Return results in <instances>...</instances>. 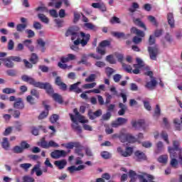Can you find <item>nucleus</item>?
I'll use <instances>...</instances> for the list:
<instances>
[{
    "instance_id": "20",
    "label": "nucleus",
    "mask_w": 182,
    "mask_h": 182,
    "mask_svg": "<svg viewBox=\"0 0 182 182\" xmlns=\"http://www.w3.org/2000/svg\"><path fill=\"white\" fill-rule=\"evenodd\" d=\"M54 164L55 166H56V167L59 168V170H62L65 168V166H66V164H68V162L66 161V160L63 159L60 161H55L54 162Z\"/></svg>"
},
{
    "instance_id": "33",
    "label": "nucleus",
    "mask_w": 182,
    "mask_h": 182,
    "mask_svg": "<svg viewBox=\"0 0 182 182\" xmlns=\"http://www.w3.org/2000/svg\"><path fill=\"white\" fill-rule=\"evenodd\" d=\"M75 119H76V120H78V122L80 123H82V124H85V123H89V120L85 119V117H83L81 114L78 115L77 117H75Z\"/></svg>"
},
{
    "instance_id": "28",
    "label": "nucleus",
    "mask_w": 182,
    "mask_h": 182,
    "mask_svg": "<svg viewBox=\"0 0 182 182\" xmlns=\"http://www.w3.org/2000/svg\"><path fill=\"white\" fill-rule=\"evenodd\" d=\"M134 23L137 26H139L140 28H143V29H144V31H147V28H146V25H144V23H143L141 21V20H140V18L134 19Z\"/></svg>"
},
{
    "instance_id": "19",
    "label": "nucleus",
    "mask_w": 182,
    "mask_h": 182,
    "mask_svg": "<svg viewBox=\"0 0 182 182\" xmlns=\"http://www.w3.org/2000/svg\"><path fill=\"white\" fill-rule=\"evenodd\" d=\"M119 110L118 111L119 116H124L126 112L127 111V106L122 102L119 103Z\"/></svg>"
},
{
    "instance_id": "13",
    "label": "nucleus",
    "mask_w": 182,
    "mask_h": 182,
    "mask_svg": "<svg viewBox=\"0 0 182 182\" xmlns=\"http://www.w3.org/2000/svg\"><path fill=\"white\" fill-rule=\"evenodd\" d=\"M135 159L136 161H143L146 160V154L141 151H136L134 152Z\"/></svg>"
},
{
    "instance_id": "31",
    "label": "nucleus",
    "mask_w": 182,
    "mask_h": 182,
    "mask_svg": "<svg viewBox=\"0 0 182 182\" xmlns=\"http://www.w3.org/2000/svg\"><path fill=\"white\" fill-rule=\"evenodd\" d=\"M2 92L6 95H12L14 93H16V90L14 88L6 87L2 90Z\"/></svg>"
},
{
    "instance_id": "61",
    "label": "nucleus",
    "mask_w": 182,
    "mask_h": 182,
    "mask_svg": "<svg viewBox=\"0 0 182 182\" xmlns=\"http://www.w3.org/2000/svg\"><path fill=\"white\" fill-rule=\"evenodd\" d=\"M22 123H21V122L19 121H16V130L17 132H22Z\"/></svg>"
},
{
    "instance_id": "50",
    "label": "nucleus",
    "mask_w": 182,
    "mask_h": 182,
    "mask_svg": "<svg viewBox=\"0 0 182 182\" xmlns=\"http://www.w3.org/2000/svg\"><path fill=\"white\" fill-rule=\"evenodd\" d=\"M107 62H109V63H111L112 65H114L116 63V60H114V58H113V55H109L106 57Z\"/></svg>"
},
{
    "instance_id": "23",
    "label": "nucleus",
    "mask_w": 182,
    "mask_h": 182,
    "mask_svg": "<svg viewBox=\"0 0 182 182\" xmlns=\"http://www.w3.org/2000/svg\"><path fill=\"white\" fill-rule=\"evenodd\" d=\"M45 130V127H43L42 125L38 126V127H31V134L33 136H38L39 134V130Z\"/></svg>"
},
{
    "instance_id": "64",
    "label": "nucleus",
    "mask_w": 182,
    "mask_h": 182,
    "mask_svg": "<svg viewBox=\"0 0 182 182\" xmlns=\"http://www.w3.org/2000/svg\"><path fill=\"white\" fill-rule=\"evenodd\" d=\"M23 180L25 182H35V178L27 176H23Z\"/></svg>"
},
{
    "instance_id": "56",
    "label": "nucleus",
    "mask_w": 182,
    "mask_h": 182,
    "mask_svg": "<svg viewBox=\"0 0 182 182\" xmlns=\"http://www.w3.org/2000/svg\"><path fill=\"white\" fill-rule=\"evenodd\" d=\"M59 120V115L54 114L52 115V117L50 118V123H56Z\"/></svg>"
},
{
    "instance_id": "15",
    "label": "nucleus",
    "mask_w": 182,
    "mask_h": 182,
    "mask_svg": "<svg viewBox=\"0 0 182 182\" xmlns=\"http://www.w3.org/2000/svg\"><path fill=\"white\" fill-rule=\"evenodd\" d=\"M156 86H157V80H156V78H153L151 81L146 82L145 87L149 90H154Z\"/></svg>"
},
{
    "instance_id": "62",
    "label": "nucleus",
    "mask_w": 182,
    "mask_h": 182,
    "mask_svg": "<svg viewBox=\"0 0 182 182\" xmlns=\"http://www.w3.org/2000/svg\"><path fill=\"white\" fill-rule=\"evenodd\" d=\"M31 96H34L35 97H36V99H39V92H38V90H35V89H32L31 90Z\"/></svg>"
},
{
    "instance_id": "35",
    "label": "nucleus",
    "mask_w": 182,
    "mask_h": 182,
    "mask_svg": "<svg viewBox=\"0 0 182 182\" xmlns=\"http://www.w3.org/2000/svg\"><path fill=\"white\" fill-rule=\"evenodd\" d=\"M115 72L116 70H114V69L110 67H107L105 68V73L108 77H110L113 75V73H114Z\"/></svg>"
},
{
    "instance_id": "63",
    "label": "nucleus",
    "mask_w": 182,
    "mask_h": 182,
    "mask_svg": "<svg viewBox=\"0 0 182 182\" xmlns=\"http://www.w3.org/2000/svg\"><path fill=\"white\" fill-rule=\"evenodd\" d=\"M26 33L28 34V38H33L35 36V32L32 30L27 29L26 30Z\"/></svg>"
},
{
    "instance_id": "54",
    "label": "nucleus",
    "mask_w": 182,
    "mask_h": 182,
    "mask_svg": "<svg viewBox=\"0 0 182 182\" xmlns=\"http://www.w3.org/2000/svg\"><path fill=\"white\" fill-rule=\"evenodd\" d=\"M96 86V82L88 83L82 85L83 89H93Z\"/></svg>"
},
{
    "instance_id": "29",
    "label": "nucleus",
    "mask_w": 182,
    "mask_h": 182,
    "mask_svg": "<svg viewBox=\"0 0 182 182\" xmlns=\"http://www.w3.org/2000/svg\"><path fill=\"white\" fill-rule=\"evenodd\" d=\"M38 18L43 22V23H49V18L43 14H38Z\"/></svg>"
},
{
    "instance_id": "8",
    "label": "nucleus",
    "mask_w": 182,
    "mask_h": 182,
    "mask_svg": "<svg viewBox=\"0 0 182 182\" xmlns=\"http://www.w3.org/2000/svg\"><path fill=\"white\" fill-rule=\"evenodd\" d=\"M80 81L77 82L70 86L69 92H75V93H82V88L79 87V85H81Z\"/></svg>"
},
{
    "instance_id": "43",
    "label": "nucleus",
    "mask_w": 182,
    "mask_h": 182,
    "mask_svg": "<svg viewBox=\"0 0 182 182\" xmlns=\"http://www.w3.org/2000/svg\"><path fill=\"white\" fill-rule=\"evenodd\" d=\"M110 23L112 25H114V23H122V21H120V18L116 16H113L109 20Z\"/></svg>"
},
{
    "instance_id": "52",
    "label": "nucleus",
    "mask_w": 182,
    "mask_h": 182,
    "mask_svg": "<svg viewBox=\"0 0 182 182\" xmlns=\"http://www.w3.org/2000/svg\"><path fill=\"white\" fill-rule=\"evenodd\" d=\"M161 136L164 140V141H166L167 143V144H168V143H169V141H168V135L167 134V132L163 131L161 134Z\"/></svg>"
},
{
    "instance_id": "12",
    "label": "nucleus",
    "mask_w": 182,
    "mask_h": 182,
    "mask_svg": "<svg viewBox=\"0 0 182 182\" xmlns=\"http://www.w3.org/2000/svg\"><path fill=\"white\" fill-rule=\"evenodd\" d=\"M14 107L18 110H23V109H25V104L23 103V101H22V98L18 97L16 99L14 103Z\"/></svg>"
},
{
    "instance_id": "32",
    "label": "nucleus",
    "mask_w": 182,
    "mask_h": 182,
    "mask_svg": "<svg viewBox=\"0 0 182 182\" xmlns=\"http://www.w3.org/2000/svg\"><path fill=\"white\" fill-rule=\"evenodd\" d=\"M27 26L28 25H26V23H19L16 26V29L17 32H23V31L26 29Z\"/></svg>"
},
{
    "instance_id": "48",
    "label": "nucleus",
    "mask_w": 182,
    "mask_h": 182,
    "mask_svg": "<svg viewBox=\"0 0 182 182\" xmlns=\"http://www.w3.org/2000/svg\"><path fill=\"white\" fill-rule=\"evenodd\" d=\"M21 168L25 170V171H28L31 167H32V164H20Z\"/></svg>"
},
{
    "instance_id": "38",
    "label": "nucleus",
    "mask_w": 182,
    "mask_h": 182,
    "mask_svg": "<svg viewBox=\"0 0 182 182\" xmlns=\"http://www.w3.org/2000/svg\"><path fill=\"white\" fill-rule=\"evenodd\" d=\"M136 63L134 65V68H141L143 66H144V62L140 58H136Z\"/></svg>"
},
{
    "instance_id": "39",
    "label": "nucleus",
    "mask_w": 182,
    "mask_h": 182,
    "mask_svg": "<svg viewBox=\"0 0 182 182\" xmlns=\"http://www.w3.org/2000/svg\"><path fill=\"white\" fill-rule=\"evenodd\" d=\"M26 102L29 103L31 106L33 105H36V102L35 101V98L32 97V95H28L26 97Z\"/></svg>"
},
{
    "instance_id": "41",
    "label": "nucleus",
    "mask_w": 182,
    "mask_h": 182,
    "mask_svg": "<svg viewBox=\"0 0 182 182\" xmlns=\"http://www.w3.org/2000/svg\"><path fill=\"white\" fill-rule=\"evenodd\" d=\"M96 80V75L91 74L88 77L85 78V82L87 83H92V82H95Z\"/></svg>"
},
{
    "instance_id": "9",
    "label": "nucleus",
    "mask_w": 182,
    "mask_h": 182,
    "mask_svg": "<svg viewBox=\"0 0 182 182\" xmlns=\"http://www.w3.org/2000/svg\"><path fill=\"white\" fill-rule=\"evenodd\" d=\"M54 90L53 88V92L52 93H49L46 91V93H48V95H50L53 100H55V102H56L57 103H59L60 105H62V103H63V98H62V95L58 94V93H53Z\"/></svg>"
},
{
    "instance_id": "4",
    "label": "nucleus",
    "mask_w": 182,
    "mask_h": 182,
    "mask_svg": "<svg viewBox=\"0 0 182 182\" xmlns=\"http://www.w3.org/2000/svg\"><path fill=\"white\" fill-rule=\"evenodd\" d=\"M148 52L149 53V58L151 60H157V56H159V54L160 53L159 47L157 46L154 47H148Z\"/></svg>"
},
{
    "instance_id": "37",
    "label": "nucleus",
    "mask_w": 182,
    "mask_h": 182,
    "mask_svg": "<svg viewBox=\"0 0 182 182\" xmlns=\"http://www.w3.org/2000/svg\"><path fill=\"white\" fill-rule=\"evenodd\" d=\"M12 151L14 152L16 154H21V153H23V151L20 146H15L12 149Z\"/></svg>"
},
{
    "instance_id": "18",
    "label": "nucleus",
    "mask_w": 182,
    "mask_h": 182,
    "mask_svg": "<svg viewBox=\"0 0 182 182\" xmlns=\"http://www.w3.org/2000/svg\"><path fill=\"white\" fill-rule=\"evenodd\" d=\"M92 6L95 9H100L102 12H106L107 11L106 6L103 3H93Z\"/></svg>"
},
{
    "instance_id": "22",
    "label": "nucleus",
    "mask_w": 182,
    "mask_h": 182,
    "mask_svg": "<svg viewBox=\"0 0 182 182\" xmlns=\"http://www.w3.org/2000/svg\"><path fill=\"white\" fill-rule=\"evenodd\" d=\"M131 33H134L136 36H140L141 38H144V32L137 29L136 27H132L131 28Z\"/></svg>"
},
{
    "instance_id": "53",
    "label": "nucleus",
    "mask_w": 182,
    "mask_h": 182,
    "mask_svg": "<svg viewBox=\"0 0 182 182\" xmlns=\"http://www.w3.org/2000/svg\"><path fill=\"white\" fill-rule=\"evenodd\" d=\"M23 62L25 68H26V69H32V68H33V65H32V63H31L29 61H28V60L23 59Z\"/></svg>"
},
{
    "instance_id": "30",
    "label": "nucleus",
    "mask_w": 182,
    "mask_h": 182,
    "mask_svg": "<svg viewBox=\"0 0 182 182\" xmlns=\"http://www.w3.org/2000/svg\"><path fill=\"white\" fill-rule=\"evenodd\" d=\"M163 149H164L163 142L159 141L156 144V149L155 150L156 154H159V153H161V151H163Z\"/></svg>"
},
{
    "instance_id": "60",
    "label": "nucleus",
    "mask_w": 182,
    "mask_h": 182,
    "mask_svg": "<svg viewBox=\"0 0 182 182\" xmlns=\"http://www.w3.org/2000/svg\"><path fill=\"white\" fill-rule=\"evenodd\" d=\"M122 68L128 73H132V66L127 64H122Z\"/></svg>"
},
{
    "instance_id": "46",
    "label": "nucleus",
    "mask_w": 182,
    "mask_h": 182,
    "mask_svg": "<svg viewBox=\"0 0 182 182\" xmlns=\"http://www.w3.org/2000/svg\"><path fill=\"white\" fill-rule=\"evenodd\" d=\"M173 123L176 130H178V131L181 130V124L180 123V119H175L173 120Z\"/></svg>"
},
{
    "instance_id": "16",
    "label": "nucleus",
    "mask_w": 182,
    "mask_h": 182,
    "mask_svg": "<svg viewBox=\"0 0 182 182\" xmlns=\"http://www.w3.org/2000/svg\"><path fill=\"white\" fill-rule=\"evenodd\" d=\"M23 44L24 45V46H26V48H28L30 52H33V50H35V46L32 45V40L26 39L23 41Z\"/></svg>"
},
{
    "instance_id": "51",
    "label": "nucleus",
    "mask_w": 182,
    "mask_h": 182,
    "mask_svg": "<svg viewBox=\"0 0 182 182\" xmlns=\"http://www.w3.org/2000/svg\"><path fill=\"white\" fill-rule=\"evenodd\" d=\"M23 151L26 150V149H29L31 147V145L26 142V141H22L21 143V146H20Z\"/></svg>"
},
{
    "instance_id": "17",
    "label": "nucleus",
    "mask_w": 182,
    "mask_h": 182,
    "mask_svg": "<svg viewBox=\"0 0 182 182\" xmlns=\"http://www.w3.org/2000/svg\"><path fill=\"white\" fill-rule=\"evenodd\" d=\"M167 21L168 23L171 28H174L175 26V21H174V14L173 13L167 14Z\"/></svg>"
},
{
    "instance_id": "44",
    "label": "nucleus",
    "mask_w": 182,
    "mask_h": 182,
    "mask_svg": "<svg viewBox=\"0 0 182 182\" xmlns=\"http://www.w3.org/2000/svg\"><path fill=\"white\" fill-rule=\"evenodd\" d=\"M75 31L76 30H75L73 27H70L67 30L65 33V36H72L75 33Z\"/></svg>"
},
{
    "instance_id": "24",
    "label": "nucleus",
    "mask_w": 182,
    "mask_h": 182,
    "mask_svg": "<svg viewBox=\"0 0 182 182\" xmlns=\"http://www.w3.org/2000/svg\"><path fill=\"white\" fill-rule=\"evenodd\" d=\"M45 109L46 111H43L42 113L40 114L38 116L39 120H42V119H45V117H47L49 114V105H44Z\"/></svg>"
},
{
    "instance_id": "26",
    "label": "nucleus",
    "mask_w": 182,
    "mask_h": 182,
    "mask_svg": "<svg viewBox=\"0 0 182 182\" xmlns=\"http://www.w3.org/2000/svg\"><path fill=\"white\" fill-rule=\"evenodd\" d=\"M84 26L87 28L89 29L90 31H93V32H96L97 29H99V27L97 26L94 25L92 23H84Z\"/></svg>"
},
{
    "instance_id": "47",
    "label": "nucleus",
    "mask_w": 182,
    "mask_h": 182,
    "mask_svg": "<svg viewBox=\"0 0 182 182\" xmlns=\"http://www.w3.org/2000/svg\"><path fill=\"white\" fill-rule=\"evenodd\" d=\"M95 66H96V68H99L100 69H102L106 66V63L103 61H96L95 63Z\"/></svg>"
},
{
    "instance_id": "2",
    "label": "nucleus",
    "mask_w": 182,
    "mask_h": 182,
    "mask_svg": "<svg viewBox=\"0 0 182 182\" xmlns=\"http://www.w3.org/2000/svg\"><path fill=\"white\" fill-rule=\"evenodd\" d=\"M136 136L124 131L119 132V141L121 143H136Z\"/></svg>"
},
{
    "instance_id": "40",
    "label": "nucleus",
    "mask_w": 182,
    "mask_h": 182,
    "mask_svg": "<svg viewBox=\"0 0 182 182\" xmlns=\"http://www.w3.org/2000/svg\"><path fill=\"white\" fill-rule=\"evenodd\" d=\"M96 52L101 56L106 55V50L100 46L96 48Z\"/></svg>"
},
{
    "instance_id": "10",
    "label": "nucleus",
    "mask_w": 182,
    "mask_h": 182,
    "mask_svg": "<svg viewBox=\"0 0 182 182\" xmlns=\"http://www.w3.org/2000/svg\"><path fill=\"white\" fill-rule=\"evenodd\" d=\"M35 173L37 177H40V176H42V174H43V172H42V170H41V163L39 162L32 168L31 172V176H33Z\"/></svg>"
},
{
    "instance_id": "21",
    "label": "nucleus",
    "mask_w": 182,
    "mask_h": 182,
    "mask_svg": "<svg viewBox=\"0 0 182 182\" xmlns=\"http://www.w3.org/2000/svg\"><path fill=\"white\" fill-rule=\"evenodd\" d=\"M1 147L4 149V150L8 151L9 149H11V144L9 143V141L8 140V138L4 137L3 138V141L1 142Z\"/></svg>"
},
{
    "instance_id": "6",
    "label": "nucleus",
    "mask_w": 182,
    "mask_h": 182,
    "mask_svg": "<svg viewBox=\"0 0 182 182\" xmlns=\"http://www.w3.org/2000/svg\"><path fill=\"white\" fill-rule=\"evenodd\" d=\"M117 153L121 154L122 157H129V156H132L133 154V148L132 147H127L126 151H123L122 147H118L117 149Z\"/></svg>"
},
{
    "instance_id": "45",
    "label": "nucleus",
    "mask_w": 182,
    "mask_h": 182,
    "mask_svg": "<svg viewBox=\"0 0 182 182\" xmlns=\"http://www.w3.org/2000/svg\"><path fill=\"white\" fill-rule=\"evenodd\" d=\"M37 43H38V45H39V46L43 48L41 49V51L45 52V45H46L45 41H43V40L42 38H39L38 40H37Z\"/></svg>"
},
{
    "instance_id": "5",
    "label": "nucleus",
    "mask_w": 182,
    "mask_h": 182,
    "mask_svg": "<svg viewBox=\"0 0 182 182\" xmlns=\"http://www.w3.org/2000/svg\"><path fill=\"white\" fill-rule=\"evenodd\" d=\"M70 117L71 119V121L73 122V124H71L72 129H73V130L77 132V134H81L82 127H80L77 123V120L76 119V118H75V115L70 114Z\"/></svg>"
},
{
    "instance_id": "58",
    "label": "nucleus",
    "mask_w": 182,
    "mask_h": 182,
    "mask_svg": "<svg viewBox=\"0 0 182 182\" xmlns=\"http://www.w3.org/2000/svg\"><path fill=\"white\" fill-rule=\"evenodd\" d=\"M117 121H118V123L119 124L120 126L126 124V123H127V119L123 117H118L117 119Z\"/></svg>"
},
{
    "instance_id": "42",
    "label": "nucleus",
    "mask_w": 182,
    "mask_h": 182,
    "mask_svg": "<svg viewBox=\"0 0 182 182\" xmlns=\"http://www.w3.org/2000/svg\"><path fill=\"white\" fill-rule=\"evenodd\" d=\"M100 156L101 157H102V159H105V160H107L110 159V157H112V154L106 151L101 152Z\"/></svg>"
},
{
    "instance_id": "55",
    "label": "nucleus",
    "mask_w": 182,
    "mask_h": 182,
    "mask_svg": "<svg viewBox=\"0 0 182 182\" xmlns=\"http://www.w3.org/2000/svg\"><path fill=\"white\" fill-rule=\"evenodd\" d=\"M112 36H114L115 38H118L119 39H120V38H124V33L112 32Z\"/></svg>"
},
{
    "instance_id": "7",
    "label": "nucleus",
    "mask_w": 182,
    "mask_h": 182,
    "mask_svg": "<svg viewBox=\"0 0 182 182\" xmlns=\"http://www.w3.org/2000/svg\"><path fill=\"white\" fill-rule=\"evenodd\" d=\"M66 151L65 150H55L51 152L50 156L52 159H60V157H66Z\"/></svg>"
},
{
    "instance_id": "36",
    "label": "nucleus",
    "mask_w": 182,
    "mask_h": 182,
    "mask_svg": "<svg viewBox=\"0 0 182 182\" xmlns=\"http://www.w3.org/2000/svg\"><path fill=\"white\" fill-rule=\"evenodd\" d=\"M38 144L40 147H42V149H49V142L46 141L45 139L41 140Z\"/></svg>"
},
{
    "instance_id": "34",
    "label": "nucleus",
    "mask_w": 182,
    "mask_h": 182,
    "mask_svg": "<svg viewBox=\"0 0 182 182\" xmlns=\"http://www.w3.org/2000/svg\"><path fill=\"white\" fill-rule=\"evenodd\" d=\"M168 160V156L167 155H161L158 158L159 163H162L163 164H166Z\"/></svg>"
},
{
    "instance_id": "11",
    "label": "nucleus",
    "mask_w": 182,
    "mask_h": 182,
    "mask_svg": "<svg viewBox=\"0 0 182 182\" xmlns=\"http://www.w3.org/2000/svg\"><path fill=\"white\" fill-rule=\"evenodd\" d=\"M0 60L4 63V66L8 68L9 69H12L15 66V63L12 62L11 56L5 58H0Z\"/></svg>"
},
{
    "instance_id": "49",
    "label": "nucleus",
    "mask_w": 182,
    "mask_h": 182,
    "mask_svg": "<svg viewBox=\"0 0 182 182\" xmlns=\"http://www.w3.org/2000/svg\"><path fill=\"white\" fill-rule=\"evenodd\" d=\"M99 46L101 48H106L107 46H110V41L107 40L102 41L101 43H100Z\"/></svg>"
},
{
    "instance_id": "14",
    "label": "nucleus",
    "mask_w": 182,
    "mask_h": 182,
    "mask_svg": "<svg viewBox=\"0 0 182 182\" xmlns=\"http://www.w3.org/2000/svg\"><path fill=\"white\" fill-rule=\"evenodd\" d=\"M144 119H139L138 121H133L132 122V126L134 129H141L144 127Z\"/></svg>"
},
{
    "instance_id": "59",
    "label": "nucleus",
    "mask_w": 182,
    "mask_h": 182,
    "mask_svg": "<svg viewBox=\"0 0 182 182\" xmlns=\"http://www.w3.org/2000/svg\"><path fill=\"white\" fill-rule=\"evenodd\" d=\"M121 80H122V75L120 74H115L113 76V80L114 82H115V83H119Z\"/></svg>"
},
{
    "instance_id": "57",
    "label": "nucleus",
    "mask_w": 182,
    "mask_h": 182,
    "mask_svg": "<svg viewBox=\"0 0 182 182\" xmlns=\"http://www.w3.org/2000/svg\"><path fill=\"white\" fill-rule=\"evenodd\" d=\"M33 26L34 29H36L37 31H40V29H42V24L38 21H34Z\"/></svg>"
},
{
    "instance_id": "25",
    "label": "nucleus",
    "mask_w": 182,
    "mask_h": 182,
    "mask_svg": "<svg viewBox=\"0 0 182 182\" xmlns=\"http://www.w3.org/2000/svg\"><path fill=\"white\" fill-rule=\"evenodd\" d=\"M139 175H137L136 171L130 170L129 172V177L131 178L130 182H135L137 178H139Z\"/></svg>"
},
{
    "instance_id": "1",
    "label": "nucleus",
    "mask_w": 182,
    "mask_h": 182,
    "mask_svg": "<svg viewBox=\"0 0 182 182\" xmlns=\"http://www.w3.org/2000/svg\"><path fill=\"white\" fill-rule=\"evenodd\" d=\"M21 80L23 82H27L29 83V85H31V86H33L34 87H38V89H44V90H46V92L48 93H52V92H53V87H52V85L49 82H36L35 79L29 77L27 75H22Z\"/></svg>"
},
{
    "instance_id": "27",
    "label": "nucleus",
    "mask_w": 182,
    "mask_h": 182,
    "mask_svg": "<svg viewBox=\"0 0 182 182\" xmlns=\"http://www.w3.org/2000/svg\"><path fill=\"white\" fill-rule=\"evenodd\" d=\"M29 60L33 65H36L39 60V57L38 56V55H36V53H33Z\"/></svg>"
},
{
    "instance_id": "3",
    "label": "nucleus",
    "mask_w": 182,
    "mask_h": 182,
    "mask_svg": "<svg viewBox=\"0 0 182 182\" xmlns=\"http://www.w3.org/2000/svg\"><path fill=\"white\" fill-rule=\"evenodd\" d=\"M82 40H80V38H77V40L74 41L73 42V45H75L76 46H79V45L81 44V46L82 47L86 46V45H87V42H89V41H90V34L87 33H85L83 32H80V33Z\"/></svg>"
}]
</instances>
